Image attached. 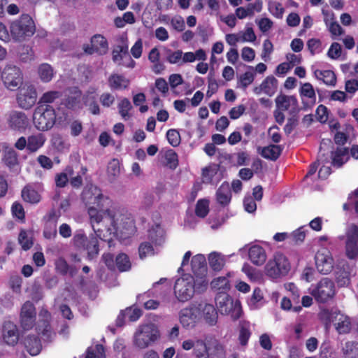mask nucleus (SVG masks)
Listing matches in <instances>:
<instances>
[{
	"instance_id": "f257e3e1",
	"label": "nucleus",
	"mask_w": 358,
	"mask_h": 358,
	"mask_svg": "<svg viewBox=\"0 0 358 358\" xmlns=\"http://www.w3.org/2000/svg\"><path fill=\"white\" fill-rule=\"evenodd\" d=\"M81 199L86 206H89L87 211L93 230L103 241H108L110 243L111 240L106 238L103 234V229L99 227V225L103 221V216L114 205L113 200L104 196L101 189L94 185L83 191Z\"/></svg>"
},
{
	"instance_id": "f03ea898",
	"label": "nucleus",
	"mask_w": 358,
	"mask_h": 358,
	"mask_svg": "<svg viewBox=\"0 0 358 358\" xmlns=\"http://www.w3.org/2000/svg\"><path fill=\"white\" fill-rule=\"evenodd\" d=\"M105 225L106 232L103 234L106 238L111 240L110 243L108 242L110 248L113 242L112 234L120 240H126L133 236L136 232V226L134 219L127 215L117 212L114 205L103 216L101 222Z\"/></svg>"
},
{
	"instance_id": "7ed1b4c3",
	"label": "nucleus",
	"mask_w": 358,
	"mask_h": 358,
	"mask_svg": "<svg viewBox=\"0 0 358 358\" xmlns=\"http://www.w3.org/2000/svg\"><path fill=\"white\" fill-rule=\"evenodd\" d=\"M33 122L38 131L51 129L56 122L55 110L49 104L37 106L33 114Z\"/></svg>"
},
{
	"instance_id": "20e7f679",
	"label": "nucleus",
	"mask_w": 358,
	"mask_h": 358,
	"mask_svg": "<svg viewBox=\"0 0 358 358\" xmlns=\"http://www.w3.org/2000/svg\"><path fill=\"white\" fill-rule=\"evenodd\" d=\"M36 31L35 24L28 14L22 15L19 19L10 25V36L15 41H22L34 35Z\"/></svg>"
},
{
	"instance_id": "39448f33",
	"label": "nucleus",
	"mask_w": 358,
	"mask_h": 358,
	"mask_svg": "<svg viewBox=\"0 0 358 358\" xmlns=\"http://www.w3.org/2000/svg\"><path fill=\"white\" fill-rule=\"evenodd\" d=\"M159 337V331L153 323L140 325L134 335V345L140 349H145L155 342Z\"/></svg>"
},
{
	"instance_id": "423d86ee",
	"label": "nucleus",
	"mask_w": 358,
	"mask_h": 358,
	"mask_svg": "<svg viewBox=\"0 0 358 358\" xmlns=\"http://www.w3.org/2000/svg\"><path fill=\"white\" fill-rule=\"evenodd\" d=\"M217 309L222 315H229L234 321L238 320L243 313L238 301H234L227 293H217L215 296Z\"/></svg>"
},
{
	"instance_id": "0eeeda50",
	"label": "nucleus",
	"mask_w": 358,
	"mask_h": 358,
	"mask_svg": "<svg viewBox=\"0 0 358 358\" xmlns=\"http://www.w3.org/2000/svg\"><path fill=\"white\" fill-rule=\"evenodd\" d=\"M321 319L325 321L327 324L332 322L336 330L339 334H346L350 333L352 328L350 318L341 313L339 310H324L321 313Z\"/></svg>"
},
{
	"instance_id": "6e6552de",
	"label": "nucleus",
	"mask_w": 358,
	"mask_h": 358,
	"mask_svg": "<svg viewBox=\"0 0 358 358\" xmlns=\"http://www.w3.org/2000/svg\"><path fill=\"white\" fill-rule=\"evenodd\" d=\"M290 270V264L285 255L276 253L272 259H270L265 266L267 276L277 279L288 274Z\"/></svg>"
},
{
	"instance_id": "1a4fd4ad",
	"label": "nucleus",
	"mask_w": 358,
	"mask_h": 358,
	"mask_svg": "<svg viewBox=\"0 0 358 358\" xmlns=\"http://www.w3.org/2000/svg\"><path fill=\"white\" fill-rule=\"evenodd\" d=\"M310 294L317 302L327 303L335 296L334 282L328 278H323L313 287Z\"/></svg>"
},
{
	"instance_id": "9d476101",
	"label": "nucleus",
	"mask_w": 358,
	"mask_h": 358,
	"mask_svg": "<svg viewBox=\"0 0 358 358\" xmlns=\"http://www.w3.org/2000/svg\"><path fill=\"white\" fill-rule=\"evenodd\" d=\"M1 78L6 88L10 90H15L22 85L23 75L18 66L8 64L2 71Z\"/></svg>"
},
{
	"instance_id": "9b49d317",
	"label": "nucleus",
	"mask_w": 358,
	"mask_h": 358,
	"mask_svg": "<svg viewBox=\"0 0 358 358\" xmlns=\"http://www.w3.org/2000/svg\"><path fill=\"white\" fill-rule=\"evenodd\" d=\"M174 293L177 299L182 302L187 301L194 294V279L189 275L180 278L174 285Z\"/></svg>"
},
{
	"instance_id": "f8f14e48",
	"label": "nucleus",
	"mask_w": 358,
	"mask_h": 358,
	"mask_svg": "<svg viewBox=\"0 0 358 358\" xmlns=\"http://www.w3.org/2000/svg\"><path fill=\"white\" fill-rule=\"evenodd\" d=\"M345 236V256L350 260H357L358 259V226L352 224L348 228Z\"/></svg>"
},
{
	"instance_id": "ddd939ff",
	"label": "nucleus",
	"mask_w": 358,
	"mask_h": 358,
	"mask_svg": "<svg viewBox=\"0 0 358 358\" xmlns=\"http://www.w3.org/2000/svg\"><path fill=\"white\" fill-rule=\"evenodd\" d=\"M91 44H84L83 49L86 54L92 55L96 53L99 55H104L108 50L107 39L101 34H94L90 40Z\"/></svg>"
},
{
	"instance_id": "4468645a",
	"label": "nucleus",
	"mask_w": 358,
	"mask_h": 358,
	"mask_svg": "<svg viewBox=\"0 0 358 358\" xmlns=\"http://www.w3.org/2000/svg\"><path fill=\"white\" fill-rule=\"evenodd\" d=\"M36 319V311L34 305L29 301H26L21 308L20 325L24 331L31 329Z\"/></svg>"
},
{
	"instance_id": "2eb2a0df",
	"label": "nucleus",
	"mask_w": 358,
	"mask_h": 358,
	"mask_svg": "<svg viewBox=\"0 0 358 358\" xmlns=\"http://www.w3.org/2000/svg\"><path fill=\"white\" fill-rule=\"evenodd\" d=\"M200 308L195 306L185 308L180 311L179 319L182 327L193 329L199 320Z\"/></svg>"
},
{
	"instance_id": "dca6fc26",
	"label": "nucleus",
	"mask_w": 358,
	"mask_h": 358,
	"mask_svg": "<svg viewBox=\"0 0 358 358\" xmlns=\"http://www.w3.org/2000/svg\"><path fill=\"white\" fill-rule=\"evenodd\" d=\"M2 162L10 171L18 173L20 170L17 152L6 143L2 144Z\"/></svg>"
},
{
	"instance_id": "f3484780",
	"label": "nucleus",
	"mask_w": 358,
	"mask_h": 358,
	"mask_svg": "<svg viewBox=\"0 0 358 358\" xmlns=\"http://www.w3.org/2000/svg\"><path fill=\"white\" fill-rule=\"evenodd\" d=\"M37 94L33 86L21 89L17 96L19 106L23 109L31 108L36 102Z\"/></svg>"
},
{
	"instance_id": "a211bd4d",
	"label": "nucleus",
	"mask_w": 358,
	"mask_h": 358,
	"mask_svg": "<svg viewBox=\"0 0 358 358\" xmlns=\"http://www.w3.org/2000/svg\"><path fill=\"white\" fill-rule=\"evenodd\" d=\"M317 271L323 275L330 273L334 268V260L329 252H317L315 257Z\"/></svg>"
},
{
	"instance_id": "6ab92c4d",
	"label": "nucleus",
	"mask_w": 358,
	"mask_h": 358,
	"mask_svg": "<svg viewBox=\"0 0 358 358\" xmlns=\"http://www.w3.org/2000/svg\"><path fill=\"white\" fill-rule=\"evenodd\" d=\"M8 127L15 131H23L29 124V120L24 113L11 111L8 117Z\"/></svg>"
},
{
	"instance_id": "aec40b11",
	"label": "nucleus",
	"mask_w": 358,
	"mask_h": 358,
	"mask_svg": "<svg viewBox=\"0 0 358 358\" xmlns=\"http://www.w3.org/2000/svg\"><path fill=\"white\" fill-rule=\"evenodd\" d=\"M276 107L278 110L285 111L290 110V113H295L298 110V101L294 96H287L280 94L275 99Z\"/></svg>"
},
{
	"instance_id": "412c9836",
	"label": "nucleus",
	"mask_w": 358,
	"mask_h": 358,
	"mask_svg": "<svg viewBox=\"0 0 358 358\" xmlns=\"http://www.w3.org/2000/svg\"><path fill=\"white\" fill-rule=\"evenodd\" d=\"M278 81L273 76H267L258 87L253 89V92L256 94L264 92L269 96L275 94L278 90Z\"/></svg>"
},
{
	"instance_id": "4be33fe9",
	"label": "nucleus",
	"mask_w": 358,
	"mask_h": 358,
	"mask_svg": "<svg viewBox=\"0 0 358 358\" xmlns=\"http://www.w3.org/2000/svg\"><path fill=\"white\" fill-rule=\"evenodd\" d=\"M82 92L78 87H73L69 90V94L63 99L62 104L66 108L74 110L80 108Z\"/></svg>"
},
{
	"instance_id": "5701e85b",
	"label": "nucleus",
	"mask_w": 358,
	"mask_h": 358,
	"mask_svg": "<svg viewBox=\"0 0 358 358\" xmlns=\"http://www.w3.org/2000/svg\"><path fill=\"white\" fill-rule=\"evenodd\" d=\"M3 338L8 345H15L19 340L16 325L12 322H6L3 325Z\"/></svg>"
},
{
	"instance_id": "b1692460",
	"label": "nucleus",
	"mask_w": 358,
	"mask_h": 358,
	"mask_svg": "<svg viewBox=\"0 0 358 358\" xmlns=\"http://www.w3.org/2000/svg\"><path fill=\"white\" fill-rule=\"evenodd\" d=\"M22 343L28 353L31 356L38 355L42 350L41 340L37 336L28 335Z\"/></svg>"
},
{
	"instance_id": "393cba45",
	"label": "nucleus",
	"mask_w": 358,
	"mask_h": 358,
	"mask_svg": "<svg viewBox=\"0 0 358 358\" xmlns=\"http://www.w3.org/2000/svg\"><path fill=\"white\" fill-rule=\"evenodd\" d=\"M192 271L196 276H206L207 273V262L203 255L194 256L191 261Z\"/></svg>"
},
{
	"instance_id": "a878e982",
	"label": "nucleus",
	"mask_w": 358,
	"mask_h": 358,
	"mask_svg": "<svg viewBox=\"0 0 358 358\" xmlns=\"http://www.w3.org/2000/svg\"><path fill=\"white\" fill-rule=\"evenodd\" d=\"M331 164L336 168L341 167L349 159V150L347 148L338 147L331 152Z\"/></svg>"
},
{
	"instance_id": "bb28decb",
	"label": "nucleus",
	"mask_w": 358,
	"mask_h": 358,
	"mask_svg": "<svg viewBox=\"0 0 358 358\" xmlns=\"http://www.w3.org/2000/svg\"><path fill=\"white\" fill-rule=\"evenodd\" d=\"M108 82L110 88L113 90H126L130 85V80L128 78L118 73L111 74L108 79Z\"/></svg>"
},
{
	"instance_id": "cd10ccee",
	"label": "nucleus",
	"mask_w": 358,
	"mask_h": 358,
	"mask_svg": "<svg viewBox=\"0 0 358 358\" xmlns=\"http://www.w3.org/2000/svg\"><path fill=\"white\" fill-rule=\"evenodd\" d=\"M216 199L222 206H227L231 199V191L229 184L224 182L216 192Z\"/></svg>"
},
{
	"instance_id": "c85d7f7f",
	"label": "nucleus",
	"mask_w": 358,
	"mask_h": 358,
	"mask_svg": "<svg viewBox=\"0 0 358 358\" xmlns=\"http://www.w3.org/2000/svg\"><path fill=\"white\" fill-rule=\"evenodd\" d=\"M248 256L252 264L257 266L264 264L266 259L265 250L259 245H253L249 249Z\"/></svg>"
},
{
	"instance_id": "c756f323",
	"label": "nucleus",
	"mask_w": 358,
	"mask_h": 358,
	"mask_svg": "<svg viewBox=\"0 0 358 358\" xmlns=\"http://www.w3.org/2000/svg\"><path fill=\"white\" fill-rule=\"evenodd\" d=\"M94 232H95L94 231ZM98 238L102 241L98 236L94 233V234H91L88 239L87 242L85 244V246L83 250L87 251V256L90 259H92L96 257L99 252V245Z\"/></svg>"
},
{
	"instance_id": "7c9ffc66",
	"label": "nucleus",
	"mask_w": 358,
	"mask_h": 358,
	"mask_svg": "<svg viewBox=\"0 0 358 358\" xmlns=\"http://www.w3.org/2000/svg\"><path fill=\"white\" fill-rule=\"evenodd\" d=\"M21 196L24 201L31 204L38 203L41 201V195L30 185H26L22 190Z\"/></svg>"
},
{
	"instance_id": "2f4dec72",
	"label": "nucleus",
	"mask_w": 358,
	"mask_h": 358,
	"mask_svg": "<svg viewBox=\"0 0 358 358\" xmlns=\"http://www.w3.org/2000/svg\"><path fill=\"white\" fill-rule=\"evenodd\" d=\"M45 140L44 135L42 134L29 136L27 138V150L30 152H36L43 146Z\"/></svg>"
},
{
	"instance_id": "473e14b6",
	"label": "nucleus",
	"mask_w": 358,
	"mask_h": 358,
	"mask_svg": "<svg viewBox=\"0 0 358 358\" xmlns=\"http://www.w3.org/2000/svg\"><path fill=\"white\" fill-rule=\"evenodd\" d=\"M314 75L317 79L321 80L327 85L334 86L336 83V76L333 71L317 69L314 71Z\"/></svg>"
},
{
	"instance_id": "72a5a7b5",
	"label": "nucleus",
	"mask_w": 358,
	"mask_h": 358,
	"mask_svg": "<svg viewBox=\"0 0 358 358\" xmlns=\"http://www.w3.org/2000/svg\"><path fill=\"white\" fill-rule=\"evenodd\" d=\"M73 174V166L72 165L66 166L64 172L56 174L55 178L56 186L59 188L66 187L69 181L68 176H72Z\"/></svg>"
},
{
	"instance_id": "f704fd0d",
	"label": "nucleus",
	"mask_w": 358,
	"mask_h": 358,
	"mask_svg": "<svg viewBox=\"0 0 358 358\" xmlns=\"http://www.w3.org/2000/svg\"><path fill=\"white\" fill-rule=\"evenodd\" d=\"M210 358H226V351L222 344L217 340L208 343Z\"/></svg>"
},
{
	"instance_id": "c9c22d12",
	"label": "nucleus",
	"mask_w": 358,
	"mask_h": 358,
	"mask_svg": "<svg viewBox=\"0 0 358 358\" xmlns=\"http://www.w3.org/2000/svg\"><path fill=\"white\" fill-rule=\"evenodd\" d=\"M282 150L280 145L272 144L264 147L260 154L265 159L275 161L280 156Z\"/></svg>"
},
{
	"instance_id": "e433bc0d",
	"label": "nucleus",
	"mask_w": 358,
	"mask_h": 358,
	"mask_svg": "<svg viewBox=\"0 0 358 358\" xmlns=\"http://www.w3.org/2000/svg\"><path fill=\"white\" fill-rule=\"evenodd\" d=\"M211 288L218 293H227L231 286L227 277L222 276L214 278L210 282Z\"/></svg>"
},
{
	"instance_id": "4c0bfd02",
	"label": "nucleus",
	"mask_w": 358,
	"mask_h": 358,
	"mask_svg": "<svg viewBox=\"0 0 358 358\" xmlns=\"http://www.w3.org/2000/svg\"><path fill=\"white\" fill-rule=\"evenodd\" d=\"M202 311L206 323L210 326H213L217 323V312L213 305L206 303L202 308Z\"/></svg>"
},
{
	"instance_id": "58836bf2",
	"label": "nucleus",
	"mask_w": 358,
	"mask_h": 358,
	"mask_svg": "<svg viewBox=\"0 0 358 358\" xmlns=\"http://www.w3.org/2000/svg\"><path fill=\"white\" fill-rule=\"evenodd\" d=\"M251 334L250 323L245 321L240 322L238 341L241 345L245 346L248 344Z\"/></svg>"
},
{
	"instance_id": "ea45409f",
	"label": "nucleus",
	"mask_w": 358,
	"mask_h": 358,
	"mask_svg": "<svg viewBox=\"0 0 358 358\" xmlns=\"http://www.w3.org/2000/svg\"><path fill=\"white\" fill-rule=\"evenodd\" d=\"M178 156L175 150L169 149L164 152V162L165 166L171 170H175L178 166Z\"/></svg>"
},
{
	"instance_id": "a19ab883",
	"label": "nucleus",
	"mask_w": 358,
	"mask_h": 358,
	"mask_svg": "<svg viewBox=\"0 0 358 358\" xmlns=\"http://www.w3.org/2000/svg\"><path fill=\"white\" fill-rule=\"evenodd\" d=\"M208 352V343L201 339L196 341V346L193 350V354L196 358H210Z\"/></svg>"
},
{
	"instance_id": "79ce46f5",
	"label": "nucleus",
	"mask_w": 358,
	"mask_h": 358,
	"mask_svg": "<svg viewBox=\"0 0 358 358\" xmlns=\"http://www.w3.org/2000/svg\"><path fill=\"white\" fill-rule=\"evenodd\" d=\"M38 334H41L45 341H51L53 333L50 322L47 320H42L38 324L37 328Z\"/></svg>"
},
{
	"instance_id": "37998d69",
	"label": "nucleus",
	"mask_w": 358,
	"mask_h": 358,
	"mask_svg": "<svg viewBox=\"0 0 358 358\" xmlns=\"http://www.w3.org/2000/svg\"><path fill=\"white\" fill-rule=\"evenodd\" d=\"M208 262L210 268L215 271H221L225 264L224 259L216 252H211L208 256Z\"/></svg>"
},
{
	"instance_id": "c03bdc74",
	"label": "nucleus",
	"mask_w": 358,
	"mask_h": 358,
	"mask_svg": "<svg viewBox=\"0 0 358 358\" xmlns=\"http://www.w3.org/2000/svg\"><path fill=\"white\" fill-rule=\"evenodd\" d=\"M342 352L345 358H358V343L346 342L342 348Z\"/></svg>"
},
{
	"instance_id": "a18cd8bd",
	"label": "nucleus",
	"mask_w": 358,
	"mask_h": 358,
	"mask_svg": "<svg viewBox=\"0 0 358 358\" xmlns=\"http://www.w3.org/2000/svg\"><path fill=\"white\" fill-rule=\"evenodd\" d=\"M128 53V47L127 45H117L112 52L113 61L119 66L123 65L122 61L125 59Z\"/></svg>"
},
{
	"instance_id": "49530a36",
	"label": "nucleus",
	"mask_w": 358,
	"mask_h": 358,
	"mask_svg": "<svg viewBox=\"0 0 358 358\" xmlns=\"http://www.w3.org/2000/svg\"><path fill=\"white\" fill-rule=\"evenodd\" d=\"M38 73L41 80L44 83L50 82L54 75L53 69L47 63H43L39 66Z\"/></svg>"
},
{
	"instance_id": "de8ad7c7",
	"label": "nucleus",
	"mask_w": 358,
	"mask_h": 358,
	"mask_svg": "<svg viewBox=\"0 0 358 358\" xmlns=\"http://www.w3.org/2000/svg\"><path fill=\"white\" fill-rule=\"evenodd\" d=\"M209 201L206 199H200L195 206V215L200 217H206L209 213Z\"/></svg>"
},
{
	"instance_id": "09e8293b",
	"label": "nucleus",
	"mask_w": 358,
	"mask_h": 358,
	"mask_svg": "<svg viewBox=\"0 0 358 358\" xmlns=\"http://www.w3.org/2000/svg\"><path fill=\"white\" fill-rule=\"evenodd\" d=\"M87 169L86 166L80 164V171L76 176H70L69 182L73 188L79 189L83 185V176L86 175Z\"/></svg>"
},
{
	"instance_id": "8fccbe9b",
	"label": "nucleus",
	"mask_w": 358,
	"mask_h": 358,
	"mask_svg": "<svg viewBox=\"0 0 358 358\" xmlns=\"http://www.w3.org/2000/svg\"><path fill=\"white\" fill-rule=\"evenodd\" d=\"M115 264L120 272L127 271L131 267L130 259L125 253H120L116 257Z\"/></svg>"
},
{
	"instance_id": "3c124183",
	"label": "nucleus",
	"mask_w": 358,
	"mask_h": 358,
	"mask_svg": "<svg viewBox=\"0 0 358 358\" xmlns=\"http://www.w3.org/2000/svg\"><path fill=\"white\" fill-rule=\"evenodd\" d=\"M119 113L124 120H127L131 117L129 111L132 109V106L127 98H123L117 105Z\"/></svg>"
},
{
	"instance_id": "603ef678",
	"label": "nucleus",
	"mask_w": 358,
	"mask_h": 358,
	"mask_svg": "<svg viewBox=\"0 0 358 358\" xmlns=\"http://www.w3.org/2000/svg\"><path fill=\"white\" fill-rule=\"evenodd\" d=\"M105 349L101 344L89 347L86 350L85 358H105Z\"/></svg>"
},
{
	"instance_id": "864d4df0",
	"label": "nucleus",
	"mask_w": 358,
	"mask_h": 358,
	"mask_svg": "<svg viewBox=\"0 0 358 358\" xmlns=\"http://www.w3.org/2000/svg\"><path fill=\"white\" fill-rule=\"evenodd\" d=\"M335 278L338 287L348 286L350 282V273L342 268L336 271Z\"/></svg>"
},
{
	"instance_id": "5fc2aeb1",
	"label": "nucleus",
	"mask_w": 358,
	"mask_h": 358,
	"mask_svg": "<svg viewBox=\"0 0 358 358\" xmlns=\"http://www.w3.org/2000/svg\"><path fill=\"white\" fill-rule=\"evenodd\" d=\"M55 268L57 271L64 275L68 273L72 275L74 273V269L73 267L70 266L66 259L63 257H59L55 262Z\"/></svg>"
},
{
	"instance_id": "6e6d98bb",
	"label": "nucleus",
	"mask_w": 358,
	"mask_h": 358,
	"mask_svg": "<svg viewBox=\"0 0 358 358\" xmlns=\"http://www.w3.org/2000/svg\"><path fill=\"white\" fill-rule=\"evenodd\" d=\"M18 242L23 250H29L34 245L32 237H29L27 231L22 229L18 236Z\"/></svg>"
},
{
	"instance_id": "4d7b16f0",
	"label": "nucleus",
	"mask_w": 358,
	"mask_h": 358,
	"mask_svg": "<svg viewBox=\"0 0 358 358\" xmlns=\"http://www.w3.org/2000/svg\"><path fill=\"white\" fill-rule=\"evenodd\" d=\"M256 9L255 4L249 3L247 8L238 7L236 9V16L239 19H244L248 16H252Z\"/></svg>"
},
{
	"instance_id": "13d9d810",
	"label": "nucleus",
	"mask_w": 358,
	"mask_h": 358,
	"mask_svg": "<svg viewBox=\"0 0 358 358\" xmlns=\"http://www.w3.org/2000/svg\"><path fill=\"white\" fill-rule=\"evenodd\" d=\"M252 71H246L239 78V82L243 89H246L255 80V73L252 66H249Z\"/></svg>"
},
{
	"instance_id": "bf43d9fd",
	"label": "nucleus",
	"mask_w": 358,
	"mask_h": 358,
	"mask_svg": "<svg viewBox=\"0 0 358 358\" xmlns=\"http://www.w3.org/2000/svg\"><path fill=\"white\" fill-rule=\"evenodd\" d=\"M62 93L59 91H49L44 93L39 99L38 105L53 103L56 99L60 98Z\"/></svg>"
},
{
	"instance_id": "052dcab7",
	"label": "nucleus",
	"mask_w": 358,
	"mask_h": 358,
	"mask_svg": "<svg viewBox=\"0 0 358 358\" xmlns=\"http://www.w3.org/2000/svg\"><path fill=\"white\" fill-rule=\"evenodd\" d=\"M168 142L173 147H177L180 144L181 138L179 131L175 129H170L166 132Z\"/></svg>"
},
{
	"instance_id": "680f3d73",
	"label": "nucleus",
	"mask_w": 358,
	"mask_h": 358,
	"mask_svg": "<svg viewBox=\"0 0 358 358\" xmlns=\"http://www.w3.org/2000/svg\"><path fill=\"white\" fill-rule=\"evenodd\" d=\"M120 162L117 159H111L107 166V173L108 176H112L113 178H115L120 175Z\"/></svg>"
},
{
	"instance_id": "e2e57ef3",
	"label": "nucleus",
	"mask_w": 358,
	"mask_h": 358,
	"mask_svg": "<svg viewBox=\"0 0 358 358\" xmlns=\"http://www.w3.org/2000/svg\"><path fill=\"white\" fill-rule=\"evenodd\" d=\"M307 48L311 55L318 54L322 52V42L318 38H310L307 41Z\"/></svg>"
},
{
	"instance_id": "0e129e2a",
	"label": "nucleus",
	"mask_w": 358,
	"mask_h": 358,
	"mask_svg": "<svg viewBox=\"0 0 358 358\" xmlns=\"http://www.w3.org/2000/svg\"><path fill=\"white\" fill-rule=\"evenodd\" d=\"M88 237L83 231H78L73 236V241L76 248L83 250L86 243L87 242Z\"/></svg>"
},
{
	"instance_id": "69168bd1",
	"label": "nucleus",
	"mask_w": 358,
	"mask_h": 358,
	"mask_svg": "<svg viewBox=\"0 0 358 358\" xmlns=\"http://www.w3.org/2000/svg\"><path fill=\"white\" fill-rule=\"evenodd\" d=\"M300 94L302 96L313 99L314 103L315 102L316 96L315 90L310 83H306L301 86Z\"/></svg>"
},
{
	"instance_id": "338daca9",
	"label": "nucleus",
	"mask_w": 358,
	"mask_h": 358,
	"mask_svg": "<svg viewBox=\"0 0 358 358\" xmlns=\"http://www.w3.org/2000/svg\"><path fill=\"white\" fill-rule=\"evenodd\" d=\"M11 212L13 216L20 220L22 221H24L25 219V212L22 205L18 202L15 201L11 206Z\"/></svg>"
},
{
	"instance_id": "774afa93",
	"label": "nucleus",
	"mask_w": 358,
	"mask_h": 358,
	"mask_svg": "<svg viewBox=\"0 0 358 358\" xmlns=\"http://www.w3.org/2000/svg\"><path fill=\"white\" fill-rule=\"evenodd\" d=\"M139 257L144 259L149 255L154 253V248L152 245L149 242L141 243L138 247Z\"/></svg>"
}]
</instances>
